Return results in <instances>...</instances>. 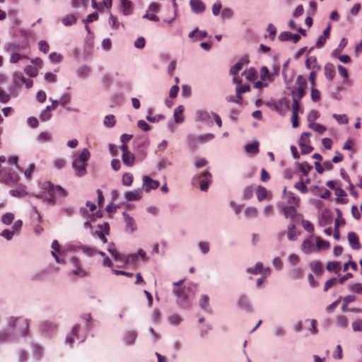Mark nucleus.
I'll use <instances>...</instances> for the list:
<instances>
[{"instance_id":"nucleus-26","label":"nucleus","mask_w":362,"mask_h":362,"mask_svg":"<svg viewBox=\"0 0 362 362\" xmlns=\"http://www.w3.org/2000/svg\"><path fill=\"white\" fill-rule=\"evenodd\" d=\"M25 77L21 72H14L13 74V84L16 86L21 87L23 84Z\"/></svg>"},{"instance_id":"nucleus-3","label":"nucleus","mask_w":362,"mask_h":362,"mask_svg":"<svg viewBox=\"0 0 362 362\" xmlns=\"http://www.w3.org/2000/svg\"><path fill=\"white\" fill-rule=\"evenodd\" d=\"M80 325H75L71 329V332L66 337V342L71 346H72L75 339L80 343L83 342L87 337L88 333L93 328L91 322H86L84 325V332L80 334Z\"/></svg>"},{"instance_id":"nucleus-10","label":"nucleus","mask_w":362,"mask_h":362,"mask_svg":"<svg viewBox=\"0 0 362 362\" xmlns=\"http://www.w3.org/2000/svg\"><path fill=\"white\" fill-rule=\"evenodd\" d=\"M1 174L3 177V182L6 185H13L18 181V176L14 172H11L8 168L1 169Z\"/></svg>"},{"instance_id":"nucleus-4","label":"nucleus","mask_w":362,"mask_h":362,"mask_svg":"<svg viewBox=\"0 0 362 362\" xmlns=\"http://www.w3.org/2000/svg\"><path fill=\"white\" fill-rule=\"evenodd\" d=\"M196 288L197 286L195 284H192L189 286L175 288L174 293L177 296L178 302L182 303L189 300L194 296Z\"/></svg>"},{"instance_id":"nucleus-20","label":"nucleus","mask_w":362,"mask_h":362,"mask_svg":"<svg viewBox=\"0 0 362 362\" xmlns=\"http://www.w3.org/2000/svg\"><path fill=\"white\" fill-rule=\"evenodd\" d=\"M122 160L124 165L132 167L135 163V156L132 152L125 151L122 156Z\"/></svg>"},{"instance_id":"nucleus-11","label":"nucleus","mask_w":362,"mask_h":362,"mask_svg":"<svg viewBox=\"0 0 362 362\" xmlns=\"http://www.w3.org/2000/svg\"><path fill=\"white\" fill-rule=\"evenodd\" d=\"M158 187V180H152L147 175L143 177L142 188L146 192H148L151 189H156Z\"/></svg>"},{"instance_id":"nucleus-59","label":"nucleus","mask_w":362,"mask_h":362,"mask_svg":"<svg viewBox=\"0 0 362 362\" xmlns=\"http://www.w3.org/2000/svg\"><path fill=\"white\" fill-rule=\"evenodd\" d=\"M257 209L255 207H247L245 210V214L248 218H254L257 216Z\"/></svg>"},{"instance_id":"nucleus-39","label":"nucleus","mask_w":362,"mask_h":362,"mask_svg":"<svg viewBox=\"0 0 362 362\" xmlns=\"http://www.w3.org/2000/svg\"><path fill=\"white\" fill-rule=\"evenodd\" d=\"M299 170L303 173L304 175H308L309 172L312 170L313 166L307 162H303L298 163Z\"/></svg>"},{"instance_id":"nucleus-51","label":"nucleus","mask_w":362,"mask_h":362,"mask_svg":"<svg viewBox=\"0 0 362 362\" xmlns=\"http://www.w3.org/2000/svg\"><path fill=\"white\" fill-rule=\"evenodd\" d=\"M348 319L344 315H339L337 318V325L342 328H346L348 326Z\"/></svg>"},{"instance_id":"nucleus-48","label":"nucleus","mask_w":362,"mask_h":362,"mask_svg":"<svg viewBox=\"0 0 362 362\" xmlns=\"http://www.w3.org/2000/svg\"><path fill=\"white\" fill-rule=\"evenodd\" d=\"M254 189L252 186H247L244 188L243 191V197L244 199H250L252 197Z\"/></svg>"},{"instance_id":"nucleus-7","label":"nucleus","mask_w":362,"mask_h":362,"mask_svg":"<svg viewBox=\"0 0 362 362\" xmlns=\"http://www.w3.org/2000/svg\"><path fill=\"white\" fill-rule=\"evenodd\" d=\"M71 265L72 274L80 278H84L89 275V272L83 267L80 259L77 257H71L69 259Z\"/></svg>"},{"instance_id":"nucleus-40","label":"nucleus","mask_w":362,"mask_h":362,"mask_svg":"<svg viewBox=\"0 0 362 362\" xmlns=\"http://www.w3.org/2000/svg\"><path fill=\"white\" fill-rule=\"evenodd\" d=\"M299 202V197L296 196L293 193L288 192L287 194V202L289 204H292L296 207V206H298Z\"/></svg>"},{"instance_id":"nucleus-34","label":"nucleus","mask_w":362,"mask_h":362,"mask_svg":"<svg viewBox=\"0 0 362 362\" xmlns=\"http://www.w3.org/2000/svg\"><path fill=\"white\" fill-rule=\"evenodd\" d=\"M207 35V33L206 31H202L199 29H195L193 31L190 32L189 34V37L191 38L195 37L196 39H202Z\"/></svg>"},{"instance_id":"nucleus-62","label":"nucleus","mask_w":362,"mask_h":362,"mask_svg":"<svg viewBox=\"0 0 362 362\" xmlns=\"http://www.w3.org/2000/svg\"><path fill=\"white\" fill-rule=\"evenodd\" d=\"M125 225L126 228L128 230H130L131 232H134L136 230V226L132 217L125 221Z\"/></svg>"},{"instance_id":"nucleus-54","label":"nucleus","mask_w":362,"mask_h":362,"mask_svg":"<svg viewBox=\"0 0 362 362\" xmlns=\"http://www.w3.org/2000/svg\"><path fill=\"white\" fill-rule=\"evenodd\" d=\"M62 55L55 52H51L49 55V59L52 63L57 64L59 63L62 60Z\"/></svg>"},{"instance_id":"nucleus-2","label":"nucleus","mask_w":362,"mask_h":362,"mask_svg":"<svg viewBox=\"0 0 362 362\" xmlns=\"http://www.w3.org/2000/svg\"><path fill=\"white\" fill-rule=\"evenodd\" d=\"M90 153L87 148H84L78 156H72L71 166L78 177H83L87 173L86 162L90 159Z\"/></svg>"},{"instance_id":"nucleus-29","label":"nucleus","mask_w":362,"mask_h":362,"mask_svg":"<svg viewBox=\"0 0 362 362\" xmlns=\"http://www.w3.org/2000/svg\"><path fill=\"white\" fill-rule=\"evenodd\" d=\"M329 247H330V245H329V242L322 240L320 237H317L316 238V246H315V247H317V250H324L329 249Z\"/></svg>"},{"instance_id":"nucleus-17","label":"nucleus","mask_w":362,"mask_h":362,"mask_svg":"<svg viewBox=\"0 0 362 362\" xmlns=\"http://www.w3.org/2000/svg\"><path fill=\"white\" fill-rule=\"evenodd\" d=\"M347 238L349 245L353 250H358L361 248L358 238L354 232L349 233Z\"/></svg>"},{"instance_id":"nucleus-63","label":"nucleus","mask_w":362,"mask_h":362,"mask_svg":"<svg viewBox=\"0 0 362 362\" xmlns=\"http://www.w3.org/2000/svg\"><path fill=\"white\" fill-rule=\"evenodd\" d=\"M11 99V95L0 88V103H7Z\"/></svg>"},{"instance_id":"nucleus-47","label":"nucleus","mask_w":362,"mask_h":362,"mask_svg":"<svg viewBox=\"0 0 362 362\" xmlns=\"http://www.w3.org/2000/svg\"><path fill=\"white\" fill-rule=\"evenodd\" d=\"M263 271V264L261 262H257L255 267L247 269V272L253 274H258Z\"/></svg>"},{"instance_id":"nucleus-23","label":"nucleus","mask_w":362,"mask_h":362,"mask_svg":"<svg viewBox=\"0 0 362 362\" xmlns=\"http://www.w3.org/2000/svg\"><path fill=\"white\" fill-rule=\"evenodd\" d=\"M276 109L281 114L284 115L289 109V102L286 99L281 100L276 103Z\"/></svg>"},{"instance_id":"nucleus-32","label":"nucleus","mask_w":362,"mask_h":362,"mask_svg":"<svg viewBox=\"0 0 362 362\" xmlns=\"http://www.w3.org/2000/svg\"><path fill=\"white\" fill-rule=\"evenodd\" d=\"M326 268L329 272H338L341 270V266L339 262H329L327 264Z\"/></svg>"},{"instance_id":"nucleus-64","label":"nucleus","mask_w":362,"mask_h":362,"mask_svg":"<svg viewBox=\"0 0 362 362\" xmlns=\"http://www.w3.org/2000/svg\"><path fill=\"white\" fill-rule=\"evenodd\" d=\"M333 117L340 124H347L349 122L348 117L344 114H343V115L334 114Z\"/></svg>"},{"instance_id":"nucleus-19","label":"nucleus","mask_w":362,"mask_h":362,"mask_svg":"<svg viewBox=\"0 0 362 362\" xmlns=\"http://www.w3.org/2000/svg\"><path fill=\"white\" fill-rule=\"evenodd\" d=\"M77 248L88 257H92L98 253V250L95 247L87 245H80Z\"/></svg>"},{"instance_id":"nucleus-21","label":"nucleus","mask_w":362,"mask_h":362,"mask_svg":"<svg viewBox=\"0 0 362 362\" xmlns=\"http://www.w3.org/2000/svg\"><path fill=\"white\" fill-rule=\"evenodd\" d=\"M282 211L286 218H290L292 221L295 218L297 213V210L294 206H284Z\"/></svg>"},{"instance_id":"nucleus-58","label":"nucleus","mask_w":362,"mask_h":362,"mask_svg":"<svg viewBox=\"0 0 362 362\" xmlns=\"http://www.w3.org/2000/svg\"><path fill=\"white\" fill-rule=\"evenodd\" d=\"M109 24L113 29H117L119 26V23L117 21V18L112 13H110Z\"/></svg>"},{"instance_id":"nucleus-14","label":"nucleus","mask_w":362,"mask_h":362,"mask_svg":"<svg viewBox=\"0 0 362 362\" xmlns=\"http://www.w3.org/2000/svg\"><path fill=\"white\" fill-rule=\"evenodd\" d=\"M141 197L142 192L139 189L129 191L124 194V198L127 202L139 200Z\"/></svg>"},{"instance_id":"nucleus-12","label":"nucleus","mask_w":362,"mask_h":362,"mask_svg":"<svg viewBox=\"0 0 362 362\" xmlns=\"http://www.w3.org/2000/svg\"><path fill=\"white\" fill-rule=\"evenodd\" d=\"M158 11V4L156 3H152L148 9L147 10L145 15H144V18H147L153 21H158V18L154 13H156Z\"/></svg>"},{"instance_id":"nucleus-16","label":"nucleus","mask_w":362,"mask_h":362,"mask_svg":"<svg viewBox=\"0 0 362 362\" xmlns=\"http://www.w3.org/2000/svg\"><path fill=\"white\" fill-rule=\"evenodd\" d=\"M137 337V332L134 330L126 332L124 334L123 341L127 346H132L134 344Z\"/></svg>"},{"instance_id":"nucleus-35","label":"nucleus","mask_w":362,"mask_h":362,"mask_svg":"<svg viewBox=\"0 0 362 362\" xmlns=\"http://www.w3.org/2000/svg\"><path fill=\"white\" fill-rule=\"evenodd\" d=\"M256 193H257V199L259 202H262V200H264L267 197V191L266 188L264 187H262V186L257 187V188L256 189Z\"/></svg>"},{"instance_id":"nucleus-49","label":"nucleus","mask_w":362,"mask_h":362,"mask_svg":"<svg viewBox=\"0 0 362 362\" xmlns=\"http://www.w3.org/2000/svg\"><path fill=\"white\" fill-rule=\"evenodd\" d=\"M296 226L293 223H291L288 226V238L290 240H294L296 238L297 234L295 230Z\"/></svg>"},{"instance_id":"nucleus-56","label":"nucleus","mask_w":362,"mask_h":362,"mask_svg":"<svg viewBox=\"0 0 362 362\" xmlns=\"http://www.w3.org/2000/svg\"><path fill=\"white\" fill-rule=\"evenodd\" d=\"M243 62H238L233 65L230 69V74L231 75H237L238 72L243 69Z\"/></svg>"},{"instance_id":"nucleus-27","label":"nucleus","mask_w":362,"mask_h":362,"mask_svg":"<svg viewBox=\"0 0 362 362\" xmlns=\"http://www.w3.org/2000/svg\"><path fill=\"white\" fill-rule=\"evenodd\" d=\"M305 66L308 69L313 67L315 71H319L321 69V66L317 64V59L315 57H310L307 59L305 62Z\"/></svg>"},{"instance_id":"nucleus-61","label":"nucleus","mask_w":362,"mask_h":362,"mask_svg":"<svg viewBox=\"0 0 362 362\" xmlns=\"http://www.w3.org/2000/svg\"><path fill=\"white\" fill-rule=\"evenodd\" d=\"M38 48L42 52L47 54L49 52V45L45 40H40L38 42Z\"/></svg>"},{"instance_id":"nucleus-57","label":"nucleus","mask_w":362,"mask_h":362,"mask_svg":"<svg viewBox=\"0 0 362 362\" xmlns=\"http://www.w3.org/2000/svg\"><path fill=\"white\" fill-rule=\"evenodd\" d=\"M89 0H71L72 7L76 8L79 7H86L88 4Z\"/></svg>"},{"instance_id":"nucleus-25","label":"nucleus","mask_w":362,"mask_h":362,"mask_svg":"<svg viewBox=\"0 0 362 362\" xmlns=\"http://www.w3.org/2000/svg\"><path fill=\"white\" fill-rule=\"evenodd\" d=\"M32 348L33 351L34 356L36 358V359L40 360L43 356V349L42 347L35 342H32Z\"/></svg>"},{"instance_id":"nucleus-38","label":"nucleus","mask_w":362,"mask_h":362,"mask_svg":"<svg viewBox=\"0 0 362 362\" xmlns=\"http://www.w3.org/2000/svg\"><path fill=\"white\" fill-rule=\"evenodd\" d=\"M19 319H21V317H17L14 316L8 317L6 320V329L13 330L16 327L17 322Z\"/></svg>"},{"instance_id":"nucleus-55","label":"nucleus","mask_w":362,"mask_h":362,"mask_svg":"<svg viewBox=\"0 0 362 362\" xmlns=\"http://www.w3.org/2000/svg\"><path fill=\"white\" fill-rule=\"evenodd\" d=\"M309 127L315 132H319L321 134L325 132L327 129V128L325 126H323L320 124H318V123H315V122L311 123L309 125Z\"/></svg>"},{"instance_id":"nucleus-43","label":"nucleus","mask_w":362,"mask_h":362,"mask_svg":"<svg viewBox=\"0 0 362 362\" xmlns=\"http://www.w3.org/2000/svg\"><path fill=\"white\" fill-rule=\"evenodd\" d=\"M245 151L249 153H257L259 152V144L257 142L248 144L245 146Z\"/></svg>"},{"instance_id":"nucleus-50","label":"nucleus","mask_w":362,"mask_h":362,"mask_svg":"<svg viewBox=\"0 0 362 362\" xmlns=\"http://www.w3.org/2000/svg\"><path fill=\"white\" fill-rule=\"evenodd\" d=\"M51 139V134L48 132H40L37 137V141L40 143L47 142Z\"/></svg>"},{"instance_id":"nucleus-30","label":"nucleus","mask_w":362,"mask_h":362,"mask_svg":"<svg viewBox=\"0 0 362 362\" xmlns=\"http://www.w3.org/2000/svg\"><path fill=\"white\" fill-rule=\"evenodd\" d=\"M76 19L74 14H69L64 16L62 21L65 26H71L76 23Z\"/></svg>"},{"instance_id":"nucleus-13","label":"nucleus","mask_w":362,"mask_h":362,"mask_svg":"<svg viewBox=\"0 0 362 362\" xmlns=\"http://www.w3.org/2000/svg\"><path fill=\"white\" fill-rule=\"evenodd\" d=\"M201 177L203 178H202L199 181L200 189L202 191H206L211 182V175L208 170H206L200 175V178Z\"/></svg>"},{"instance_id":"nucleus-24","label":"nucleus","mask_w":362,"mask_h":362,"mask_svg":"<svg viewBox=\"0 0 362 362\" xmlns=\"http://www.w3.org/2000/svg\"><path fill=\"white\" fill-rule=\"evenodd\" d=\"M302 249L304 252L308 254L314 252L315 249V245L314 243L311 240H304L302 245Z\"/></svg>"},{"instance_id":"nucleus-45","label":"nucleus","mask_w":362,"mask_h":362,"mask_svg":"<svg viewBox=\"0 0 362 362\" xmlns=\"http://www.w3.org/2000/svg\"><path fill=\"white\" fill-rule=\"evenodd\" d=\"M76 73L78 77L85 78L90 73V69L86 65H82L78 69Z\"/></svg>"},{"instance_id":"nucleus-31","label":"nucleus","mask_w":362,"mask_h":362,"mask_svg":"<svg viewBox=\"0 0 362 362\" xmlns=\"http://www.w3.org/2000/svg\"><path fill=\"white\" fill-rule=\"evenodd\" d=\"M62 214L67 217H71L76 214V209L71 206L64 205L61 209Z\"/></svg>"},{"instance_id":"nucleus-1","label":"nucleus","mask_w":362,"mask_h":362,"mask_svg":"<svg viewBox=\"0 0 362 362\" xmlns=\"http://www.w3.org/2000/svg\"><path fill=\"white\" fill-rule=\"evenodd\" d=\"M41 190H45L46 204L54 205L57 199H64L68 196V192L60 185H54L49 181H45L40 185Z\"/></svg>"},{"instance_id":"nucleus-52","label":"nucleus","mask_w":362,"mask_h":362,"mask_svg":"<svg viewBox=\"0 0 362 362\" xmlns=\"http://www.w3.org/2000/svg\"><path fill=\"white\" fill-rule=\"evenodd\" d=\"M346 39L342 38L339 42L338 47L332 52V56L336 57L339 53H340L342 51V49L346 47Z\"/></svg>"},{"instance_id":"nucleus-36","label":"nucleus","mask_w":362,"mask_h":362,"mask_svg":"<svg viewBox=\"0 0 362 362\" xmlns=\"http://www.w3.org/2000/svg\"><path fill=\"white\" fill-rule=\"evenodd\" d=\"M116 123L115 117L113 115H107L105 117L103 124L107 127H112Z\"/></svg>"},{"instance_id":"nucleus-6","label":"nucleus","mask_w":362,"mask_h":362,"mask_svg":"<svg viewBox=\"0 0 362 362\" xmlns=\"http://www.w3.org/2000/svg\"><path fill=\"white\" fill-rule=\"evenodd\" d=\"M296 83L298 84V87L293 90L291 93L293 95V99H296L298 101H300L305 95L307 81L304 76L299 75L297 77Z\"/></svg>"},{"instance_id":"nucleus-33","label":"nucleus","mask_w":362,"mask_h":362,"mask_svg":"<svg viewBox=\"0 0 362 362\" xmlns=\"http://www.w3.org/2000/svg\"><path fill=\"white\" fill-rule=\"evenodd\" d=\"M14 219V214L11 212H6L1 216V222L6 226L10 225Z\"/></svg>"},{"instance_id":"nucleus-60","label":"nucleus","mask_w":362,"mask_h":362,"mask_svg":"<svg viewBox=\"0 0 362 362\" xmlns=\"http://www.w3.org/2000/svg\"><path fill=\"white\" fill-rule=\"evenodd\" d=\"M300 148L302 154L310 153L313 150V148L311 146L303 142L300 143Z\"/></svg>"},{"instance_id":"nucleus-46","label":"nucleus","mask_w":362,"mask_h":362,"mask_svg":"<svg viewBox=\"0 0 362 362\" xmlns=\"http://www.w3.org/2000/svg\"><path fill=\"white\" fill-rule=\"evenodd\" d=\"M5 51L6 52H11V51H19L21 50V47L18 43L12 42H8L6 44L4 47Z\"/></svg>"},{"instance_id":"nucleus-41","label":"nucleus","mask_w":362,"mask_h":362,"mask_svg":"<svg viewBox=\"0 0 362 362\" xmlns=\"http://www.w3.org/2000/svg\"><path fill=\"white\" fill-rule=\"evenodd\" d=\"M303 271L301 268H294L289 274L290 278L292 279H298L303 276Z\"/></svg>"},{"instance_id":"nucleus-53","label":"nucleus","mask_w":362,"mask_h":362,"mask_svg":"<svg viewBox=\"0 0 362 362\" xmlns=\"http://www.w3.org/2000/svg\"><path fill=\"white\" fill-rule=\"evenodd\" d=\"M294 187L298 189V191H300L301 193H307L308 192V187L305 185V183L302 181V180H300L298 181V182H296L295 185H294Z\"/></svg>"},{"instance_id":"nucleus-9","label":"nucleus","mask_w":362,"mask_h":362,"mask_svg":"<svg viewBox=\"0 0 362 362\" xmlns=\"http://www.w3.org/2000/svg\"><path fill=\"white\" fill-rule=\"evenodd\" d=\"M110 226L107 222H104L102 224L98 225V229L92 231V235L98 238L101 242L105 244L107 243L106 235L110 234Z\"/></svg>"},{"instance_id":"nucleus-22","label":"nucleus","mask_w":362,"mask_h":362,"mask_svg":"<svg viewBox=\"0 0 362 362\" xmlns=\"http://www.w3.org/2000/svg\"><path fill=\"white\" fill-rule=\"evenodd\" d=\"M325 75L329 81H332L335 76V69L332 64L327 63L325 65Z\"/></svg>"},{"instance_id":"nucleus-42","label":"nucleus","mask_w":362,"mask_h":362,"mask_svg":"<svg viewBox=\"0 0 362 362\" xmlns=\"http://www.w3.org/2000/svg\"><path fill=\"white\" fill-rule=\"evenodd\" d=\"M197 118L199 121L208 122L211 119V115L207 111L202 110L197 112Z\"/></svg>"},{"instance_id":"nucleus-28","label":"nucleus","mask_w":362,"mask_h":362,"mask_svg":"<svg viewBox=\"0 0 362 362\" xmlns=\"http://www.w3.org/2000/svg\"><path fill=\"white\" fill-rule=\"evenodd\" d=\"M183 111H184V107L182 105H179L178 107H177L175 109L174 117H175V121L177 123H180L183 121V119H184L183 116H182Z\"/></svg>"},{"instance_id":"nucleus-15","label":"nucleus","mask_w":362,"mask_h":362,"mask_svg":"<svg viewBox=\"0 0 362 362\" xmlns=\"http://www.w3.org/2000/svg\"><path fill=\"white\" fill-rule=\"evenodd\" d=\"M120 11L124 16L130 15L133 11V4L129 0H120Z\"/></svg>"},{"instance_id":"nucleus-5","label":"nucleus","mask_w":362,"mask_h":362,"mask_svg":"<svg viewBox=\"0 0 362 362\" xmlns=\"http://www.w3.org/2000/svg\"><path fill=\"white\" fill-rule=\"evenodd\" d=\"M57 325L51 320L43 321L39 327L40 334L47 338H52L56 334L57 330Z\"/></svg>"},{"instance_id":"nucleus-8","label":"nucleus","mask_w":362,"mask_h":362,"mask_svg":"<svg viewBox=\"0 0 362 362\" xmlns=\"http://www.w3.org/2000/svg\"><path fill=\"white\" fill-rule=\"evenodd\" d=\"M18 341V337L13 330L5 328L0 329V344H15Z\"/></svg>"},{"instance_id":"nucleus-37","label":"nucleus","mask_w":362,"mask_h":362,"mask_svg":"<svg viewBox=\"0 0 362 362\" xmlns=\"http://www.w3.org/2000/svg\"><path fill=\"white\" fill-rule=\"evenodd\" d=\"M133 180H134V177H133V175L132 173H125L122 175V182L123 185L129 187V186H131L132 185Z\"/></svg>"},{"instance_id":"nucleus-44","label":"nucleus","mask_w":362,"mask_h":362,"mask_svg":"<svg viewBox=\"0 0 362 362\" xmlns=\"http://www.w3.org/2000/svg\"><path fill=\"white\" fill-rule=\"evenodd\" d=\"M25 73L30 77H35L38 74V70L36 67L28 65L24 69Z\"/></svg>"},{"instance_id":"nucleus-18","label":"nucleus","mask_w":362,"mask_h":362,"mask_svg":"<svg viewBox=\"0 0 362 362\" xmlns=\"http://www.w3.org/2000/svg\"><path fill=\"white\" fill-rule=\"evenodd\" d=\"M189 4L192 11L196 13L204 12L206 8L205 4L201 0H190Z\"/></svg>"}]
</instances>
